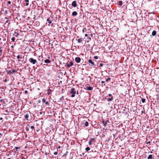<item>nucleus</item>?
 Segmentation results:
<instances>
[{"label":"nucleus","instance_id":"2","mask_svg":"<svg viewBox=\"0 0 159 159\" xmlns=\"http://www.w3.org/2000/svg\"><path fill=\"white\" fill-rule=\"evenodd\" d=\"M29 61L30 63L34 65L36 63H37L36 60L32 58H30L29 59Z\"/></svg>","mask_w":159,"mask_h":159},{"label":"nucleus","instance_id":"3","mask_svg":"<svg viewBox=\"0 0 159 159\" xmlns=\"http://www.w3.org/2000/svg\"><path fill=\"white\" fill-rule=\"evenodd\" d=\"M16 71L15 70L13 69L12 70H6V72L7 73V74L9 75H10L11 74H13L15 73Z\"/></svg>","mask_w":159,"mask_h":159},{"label":"nucleus","instance_id":"6","mask_svg":"<svg viewBox=\"0 0 159 159\" xmlns=\"http://www.w3.org/2000/svg\"><path fill=\"white\" fill-rule=\"evenodd\" d=\"M73 65V63L72 61H70L69 62L68 61V62L67 63V66L69 68L72 66Z\"/></svg>","mask_w":159,"mask_h":159},{"label":"nucleus","instance_id":"44","mask_svg":"<svg viewBox=\"0 0 159 159\" xmlns=\"http://www.w3.org/2000/svg\"><path fill=\"white\" fill-rule=\"evenodd\" d=\"M7 11H6L5 12V14H7Z\"/></svg>","mask_w":159,"mask_h":159},{"label":"nucleus","instance_id":"31","mask_svg":"<svg viewBox=\"0 0 159 159\" xmlns=\"http://www.w3.org/2000/svg\"><path fill=\"white\" fill-rule=\"evenodd\" d=\"M90 140L92 141L93 140H95V139L94 138H91L90 139Z\"/></svg>","mask_w":159,"mask_h":159},{"label":"nucleus","instance_id":"10","mask_svg":"<svg viewBox=\"0 0 159 159\" xmlns=\"http://www.w3.org/2000/svg\"><path fill=\"white\" fill-rule=\"evenodd\" d=\"M78 39H77L76 40L77 41V42L79 43H81L82 42L83 39L82 38H79V37H77Z\"/></svg>","mask_w":159,"mask_h":159},{"label":"nucleus","instance_id":"29","mask_svg":"<svg viewBox=\"0 0 159 159\" xmlns=\"http://www.w3.org/2000/svg\"><path fill=\"white\" fill-rule=\"evenodd\" d=\"M18 148V147H15V149L16 150V151H17V150H18V149L19 148Z\"/></svg>","mask_w":159,"mask_h":159},{"label":"nucleus","instance_id":"40","mask_svg":"<svg viewBox=\"0 0 159 159\" xmlns=\"http://www.w3.org/2000/svg\"><path fill=\"white\" fill-rule=\"evenodd\" d=\"M1 48H0V52L1 53L2 52V50H1Z\"/></svg>","mask_w":159,"mask_h":159},{"label":"nucleus","instance_id":"19","mask_svg":"<svg viewBox=\"0 0 159 159\" xmlns=\"http://www.w3.org/2000/svg\"><path fill=\"white\" fill-rule=\"evenodd\" d=\"M156 34V30H154L152 31V35L154 36H155Z\"/></svg>","mask_w":159,"mask_h":159},{"label":"nucleus","instance_id":"39","mask_svg":"<svg viewBox=\"0 0 159 159\" xmlns=\"http://www.w3.org/2000/svg\"><path fill=\"white\" fill-rule=\"evenodd\" d=\"M21 159H25V158L23 157H22Z\"/></svg>","mask_w":159,"mask_h":159},{"label":"nucleus","instance_id":"5","mask_svg":"<svg viewBox=\"0 0 159 159\" xmlns=\"http://www.w3.org/2000/svg\"><path fill=\"white\" fill-rule=\"evenodd\" d=\"M17 58L18 59V61L19 62V63L22 64L23 63V61L21 60L22 59V57H20L19 55H18L17 56Z\"/></svg>","mask_w":159,"mask_h":159},{"label":"nucleus","instance_id":"32","mask_svg":"<svg viewBox=\"0 0 159 159\" xmlns=\"http://www.w3.org/2000/svg\"><path fill=\"white\" fill-rule=\"evenodd\" d=\"M94 58L95 59H97L98 58V57L97 56H95L94 57Z\"/></svg>","mask_w":159,"mask_h":159},{"label":"nucleus","instance_id":"37","mask_svg":"<svg viewBox=\"0 0 159 159\" xmlns=\"http://www.w3.org/2000/svg\"><path fill=\"white\" fill-rule=\"evenodd\" d=\"M28 92V91L27 90H25V94H26Z\"/></svg>","mask_w":159,"mask_h":159},{"label":"nucleus","instance_id":"35","mask_svg":"<svg viewBox=\"0 0 159 159\" xmlns=\"http://www.w3.org/2000/svg\"><path fill=\"white\" fill-rule=\"evenodd\" d=\"M103 64H102V63H100V66L102 67V66H103Z\"/></svg>","mask_w":159,"mask_h":159},{"label":"nucleus","instance_id":"38","mask_svg":"<svg viewBox=\"0 0 159 159\" xmlns=\"http://www.w3.org/2000/svg\"><path fill=\"white\" fill-rule=\"evenodd\" d=\"M150 141H149V142H147V143H146V144H150Z\"/></svg>","mask_w":159,"mask_h":159},{"label":"nucleus","instance_id":"21","mask_svg":"<svg viewBox=\"0 0 159 159\" xmlns=\"http://www.w3.org/2000/svg\"><path fill=\"white\" fill-rule=\"evenodd\" d=\"M29 0H25V1L26 2V6H27L29 5Z\"/></svg>","mask_w":159,"mask_h":159},{"label":"nucleus","instance_id":"36","mask_svg":"<svg viewBox=\"0 0 159 159\" xmlns=\"http://www.w3.org/2000/svg\"><path fill=\"white\" fill-rule=\"evenodd\" d=\"M7 3L8 4H11V2L10 1H8L7 2Z\"/></svg>","mask_w":159,"mask_h":159},{"label":"nucleus","instance_id":"49","mask_svg":"<svg viewBox=\"0 0 159 159\" xmlns=\"http://www.w3.org/2000/svg\"><path fill=\"white\" fill-rule=\"evenodd\" d=\"M48 59H50V57H48Z\"/></svg>","mask_w":159,"mask_h":159},{"label":"nucleus","instance_id":"53","mask_svg":"<svg viewBox=\"0 0 159 159\" xmlns=\"http://www.w3.org/2000/svg\"><path fill=\"white\" fill-rule=\"evenodd\" d=\"M0 101H2V100H0Z\"/></svg>","mask_w":159,"mask_h":159},{"label":"nucleus","instance_id":"14","mask_svg":"<svg viewBox=\"0 0 159 159\" xmlns=\"http://www.w3.org/2000/svg\"><path fill=\"white\" fill-rule=\"evenodd\" d=\"M28 126L29 127H30V129H32L31 131H33V129L34 130H35L34 127V126H30L29 125H28Z\"/></svg>","mask_w":159,"mask_h":159},{"label":"nucleus","instance_id":"16","mask_svg":"<svg viewBox=\"0 0 159 159\" xmlns=\"http://www.w3.org/2000/svg\"><path fill=\"white\" fill-rule=\"evenodd\" d=\"M52 91V90L50 89H49L48 90V92L47 93V94L48 95H49L52 93L51 92Z\"/></svg>","mask_w":159,"mask_h":159},{"label":"nucleus","instance_id":"20","mask_svg":"<svg viewBox=\"0 0 159 159\" xmlns=\"http://www.w3.org/2000/svg\"><path fill=\"white\" fill-rule=\"evenodd\" d=\"M152 158H153L152 155H150L148 157V159H150Z\"/></svg>","mask_w":159,"mask_h":159},{"label":"nucleus","instance_id":"50","mask_svg":"<svg viewBox=\"0 0 159 159\" xmlns=\"http://www.w3.org/2000/svg\"><path fill=\"white\" fill-rule=\"evenodd\" d=\"M0 135H2L1 133H0Z\"/></svg>","mask_w":159,"mask_h":159},{"label":"nucleus","instance_id":"23","mask_svg":"<svg viewBox=\"0 0 159 159\" xmlns=\"http://www.w3.org/2000/svg\"><path fill=\"white\" fill-rule=\"evenodd\" d=\"M122 4V2L121 1H119V5L120 6H121Z\"/></svg>","mask_w":159,"mask_h":159},{"label":"nucleus","instance_id":"45","mask_svg":"<svg viewBox=\"0 0 159 159\" xmlns=\"http://www.w3.org/2000/svg\"><path fill=\"white\" fill-rule=\"evenodd\" d=\"M19 34L18 33H16V36H17V35H19Z\"/></svg>","mask_w":159,"mask_h":159},{"label":"nucleus","instance_id":"15","mask_svg":"<svg viewBox=\"0 0 159 159\" xmlns=\"http://www.w3.org/2000/svg\"><path fill=\"white\" fill-rule=\"evenodd\" d=\"M44 62L45 63H49L51 62L50 60L49 59H47L44 60Z\"/></svg>","mask_w":159,"mask_h":159},{"label":"nucleus","instance_id":"27","mask_svg":"<svg viewBox=\"0 0 159 159\" xmlns=\"http://www.w3.org/2000/svg\"><path fill=\"white\" fill-rule=\"evenodd\" d=\"M29 128L30 127H26V130L28 132L29 131Z\"/></svg>","mask_w":159,"mask_h":159},{"label":"nucleus","instance_id":"46","mask_svg":"<svg viewBox=\"0 0 159 159\" xmlns=\"http://www.w3.org/2000/svg\"><path fill=\"white\" fill-rule=\"evenodd\" d=\"M2 117H1L0 118V120H2Z\"/></svg>","mask_w":159,"mask_h":159},{"label":"nucleus","instance_id":"9","mask_svg":"<svg viewBox=\"0 0 159 159\" xmlns=\"http://www.w3.org/2000/svg\"><path fill=\"white\" fill-rule=\"evenodd\" d=\"M76 2V1H73L72 3V6L74 7H76L77 6Z\"/></svg>","mask_w":159,"mask_h":159},{"label":"nucleus","instance_id":"30","mask_svg":"<svg viewBox=\"0 0 159 159\" xmlns=\"http://www.w3.org/2000/svg\"><path fill=\"white\" fill-rule=\"evenodd\" d=\"M11 39L12 42H14L15 40V38L14 37H13Z\"/></svg>","mask_w":159,"mask_h":159},{"label":"nucleus","instance_id":"43","mask_svg":"<svg viewBox=\"0 0 159 159\" xmlns=\"http://www.w3.org/2000/svg\"><path fill=\"white\" fill-rule=\"evenodd\" d=\"M4 81L5 82H6L7 81V80L6 79H5L4 80Z\"/></svg>","mask_w":159,"mask_h":159},{"label":"nucleus","instance_id":"4","mask_svg":"<svg viewBox=\"0 0 159 159\" xmlns=\"http://www.w3.org/2000/svg\"><path fill=\"white\" fill-rule=\"evenodd\" d=\"M88 63L89 65L91 66H96L94 62L91 59L88 60Z\"/></svg>","mask_w":159,"mask_h":159},{"label":"nucleus","instance_id":"8","mask_svg":"<svg viewBox=\"0 0 159 159\" xmlns=\"http://www.w3.org/2000/svg\"><path fill=\"white\" fill-rule=\"evenodd\" d=\"M75 60L77 63H79L81 61V59L80 57H77L75 58Z\"/></svg>","mask_w":159,"mask_h":159},{"label":"nucleus","instance_id":"28","mask_svg":"<svg viewBox=\"0 0 159 159\" xmlns=\"http://www.w3.org/2000/svg\"><path fill=\"white\" fill-rule=\"evenodd\" d=\"M92 141L90 140V141H89V145H91L92 144Z\"/></svg>","mask_w":159,"mask_h":159},{"label":"nucleus","instance_id":"51","mask_svg":"<svg viewBox=\"0 0 159 159\" xmlns=\"http://www.w3.org/2000/svg\"><path fill=\"white\" fill-rule=\"evenodd\" d=\"M151 153H152V152L151 151Z\"/></svg>","mask_w":159,"mask_h":159},{"label":"nucleus","instance_id":"11","mask_svg":"<svg viewBox=\"0 0 159 159\" xmlns=\"http://www.w3.org/2000/svg\"><path fill=\"white\" fill-rule=\"evenodd\" d=\"M108 121H109L108 120H106L105 122L103 120H102V123L103 125L104 126H106L107 122Z\"/></svg>","mask_w":159,"mask_h":159},{"label":"nucleus","instance_id":"33","mask_svg":"<svg viewBox=\"0 0 159 159\" xmlns=\"http://www.w3.org/2000/svg\"><path fill=\"white\" fill-rule=\"evenodd\" d=\"M111 79V78L109 77L107 79H106V81H108L109 80H110Z\"/></svg>","mask_w":159,"mask_h":159},{"label":"nucleus","instance_id":"18","mask_svg":"<svg viewBox=\"0 0 159 159\" xmlns=\"http://www.w3.org/2000/svg\"><path fill=\"white\" fill-rule=\"evenodd\" d=\"M77 13L76 11H74L72 13V15L73 16H76L77 15Z\"/></svg>","mask_w":159,"mask_h":159},{"label":"nucleus","instance_id":"26","mask_svg":"<svg viewBox=\"0 0 159 159\" xmlns=\"http://www.w3.org/2000/svg\"><path fill=\"white\" fill-rule=\"evenodd\" d=\"M90 150V148L89 147H87L85 148V150L86 151H89Z\"/></svg>","mask_w":159,"mask_h":159},{"label":"nucleus","instance_id":"25","mask_svg":"<svg viewBox=\"0 0 159 159\" xmlns=\"http://www.w3.org/2000/svg\"><path fill=\"white\" fill-rule=\"evenodd\" d=\"M142 102H143V103H144L145 102V98H143L142 99Z\"/></svg>","mask_w":159,"mask_h":159},{"label":"nucleus","instance_id":"1","mask_svg":"<svg viewBox=\"0 0 159 159\" xmlns=\"http://www.w3.org/2000/svg\"><path fill=\"white\" fill-rule=\"evenodd\" d=\"M76 90L74 88H72L71 89V90L70 91V93L72 94L71 97L73 98L75 96V94H76Z\"/></svg>","mask_w":159,"mask_h":159},{"label":"nucleus","instance_id":"47","mask_svg":"<svg viewBox=\"0 0 159 159\" xmlns=\"http://www.w3.org/2000/svg\"><path fill=\"white\" fill-rule=\"evenodd\" d=\"M58 148H60V146H59Z\"/></svg>","mask_w":159,"mask_h":159},{"label":"nucleus","instance_id":"22","mask_svg":"<svg viewBox=\"0 0 159 159\" xmlns=\"http://www.w3.org/2000/svg\"><path fill=\"white\" fill-rule=\"evenodd\" d=\"M84 125L86 126H88L89 125V123L87 121H85L84 123Z\"/></svg>","mask_w":159,"mask_h":159},{"label":"nucleus","instance_id":"13","mask_svg":"<svg viewBox=\"0 0 159 159\" xmlns=\"http://www.w3.org/2000/svg\"><path fill=\"white\" fill-rule=\"evenodd\" d=\"M93 88L90 86H87L86 88V89L88 90H92L93 89Z\"/></svg>","mask_w":159,"mask_h":159},{"label":"nucleus","instance_id":"12","mask_svg":"<svg viewBox=\"0 0 159 159\" xmlns=\"http://www.w3.org/2000/svg\"><path fill=\"white\" fill-rule=\"evenodd\" d=\"M42 101L43 103H45L46 105H48L49 104V103L48 102H46V100L44 98H43L42 100Z\"/></svg>","mask_w":159,"mask_h":159},{"label":"nucleus","instance_id":"24","mask_svg":"<svg viewBox=\"0 0 159 159\" xmlns=\"http://www.w3.org/2000/svg\"><path fill=\"white\" fill-rule=\"evenodd\" d=\"M47 21H48V23L49 24H50L52 23V21L49 20V18L47 19Z\"/></svg>","mask_w":159,"mask_h":159},{"label":"nucleus","instance_id":"42","mask_svg":"<svg viewBox=\"0 0 159 159\" xmlns=\"http://www.w3.org/2000/svg\"><path fill=\"white\" fill-rule=\"evenodd\" d=\"M85 37H87V36H88V34H85Z\"/></svg>","mask_w":159,"mask_h":159},{"label":"nucleus","instance_id":"17","mask_svg":"<svg viewBox=\"0 0 159 159\" xmlns=\"http://www.w3.org/2000/svg\"><path fill=\"white\" fill-rule=\"evenodd\" d=\"M29 115L27 113H26L25 116H24V117H25V118L27 120H28V117H29Z\"/></svg>","mask_w":159,"mask_h":159},{"label":"nucleus","instance_id":"52","mask_svg":"<svg viewBox=\"0 0 159 159\" xmlns=\"http://www.w3.org/2000/svg\"><path fill=\"white\" fill-rule=\"evenodd\" d=\"M40 102V101H39V102Z\"/></svg>","mask_w":159,"mask_h":159},{"label":"nucleus","instance_id":"7","mask_svg":"<svg viewBox=\"0 0 159 159\" xmlns=\"http://www.w3.org/2000/svg\"><path fill=\"white\" fill-rule=\"evenodd\" d=\"M108 95L110 97V98H108L107 101L108 102L111 101L113 99V97L111 94H109Z\"/></svg>","mask_w":159,"mask_h":159},{"label":"nucleus","instance_id":"41","mask_svg":"<svg viewBox=\"0 0 159 159\" xmlns=\"http://www.w3.org/2000/svg\"><path fill=\"white\" fill-rule=\"evenodd\" d=\"M104 83H105V81H102L101 82V83L102 84H104Z\"/></svg>","mask_w":159,"mask_h":159},{"label":"nucleus","instance_id":"34","mask_svg":"<svg viewBox=\"0 0 159 159\" xmlns=\"http://www.w3.org/2000/svg\"><path fill=\"white\" fill-rule=\"evenodd\" d=\"M58 154V152H54V154L55 155H57Z\"/></svg>","mask_w":159,"mask_h":159},{"label":"nucleus","instance_id":"48","mask_svg":"<svg viewBox=\"0 0 159 159\" xmlns=\"http://www.w3.org/2000/svg\"><path fill=\"white\" fill-rule=\"evenodd\" d=\"M7 159H11V158H7Z\"/></svg>","mask_w":159,"mask_h":159}]
</instances>
